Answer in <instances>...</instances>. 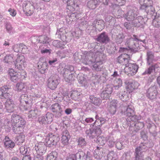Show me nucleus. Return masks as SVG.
Masks as SVG:
<instances>
[{
  "label": "nucleus",
  "instance_id": "f257e3e1",
  "mask_svg": "<svg viewBox=\"0 0 160 160\" xmlns=\"http://www.w3.org/2000/svg\"><path fill=\"white\" fill-rule=\"evenodd\" d=\"M15 59L14 58V55L12 54L6 55L3 60L4 62L12 64L14 63V65L16 68L19 70H23L26 65V60L24 57L22 55L18 57L16 60L15 62H14Z\"/></svg>",
  "mask_w": 160,
  "mask_h": 160
},
{
  "label": "nucleus",
  "instance_id": "f03ea898",
  "mask_svg": "<svg viewBox=\"0 0 160 160\" xmlns=\"http://www.w3.org/2000/svg\"><path fill=\"white\" fill-rule=\"evenodd\" d=\"M11 120L13 132L16 134H22L26 123L25 121L20 116L16 114L12 115Z\"/></svg>",
  "mask_w": 160,
  "mask_h": 160
},
{
  "label": "nucleus",
  "instance_id": "7ed1b4c3",
  "mask_svg": "<svg viewBox=\"0 0 160 160\" xmlns=\"http://www.w3.org/2000/svg\"><path fill=\"white\" fill-rule=\"evenodd\" d=\"M133 38L127 39L126 42V45L128 46V48L132 51L135 52H137L139 49V45L138 43L139 41L143 43H145V39H142V38H140L141 36H139L135 35H133Z\"/></svg>",
  "mask_w": 160,
  "mask_h": 160
},
{
  "label": "nucleus",
  "instance_id": "20e7f679",
  "mask_svg": "<svg viewBox=\"0 0 160 160\" xmlns=\"http://www.w3.org/2000/svg\"><path fill=\"white\" fill-rule=\"evenodd\" d=\"M153 145V143L150 141H144L143 142H141L139 146L136 148L134 154H136L137 153L139 155H144L143 152H145L149 148L152 147Z\"/></svg>",
  "mask_w": 160,
  "mask_h": 160
},
{
  "label": "nucleus",
  "instance_id": "39448f33",
  "mask_svg": "<svg viewBox=\"0 0 160 160\" xmlns=\"http://www.w3.org/2000/svg\"><path fill=\"white\" fill-rule=\"evenodd\" d=\"M83 54L85 55V58L81 62L85 65L90 64L98 59V57H95L94 53L93 52L85 51Z\"/></svg>",
  "mask_w": 160,
  "mask_h": 160
},
{
  "label": "nucleus",
  "instance_id": "423d86ee",
  "mask_svg": "<svg viewBox=\"0 0 160 160\" xmlns=\"http://www.w3.org/2000/svg\"><path fill=\"white\" fill-rule=\"evenodd\" d=\"M86 134L87 136L92 138H93L98 136L102 132L100 125L97 126L93 128H91L86 131Z\"/></svg>",
  "mask_w": 160,
  "mask_h": 160
},
{
  "label": "nucleus",
  "instance_id": "0eeeda50",
  "mask_svg": "<svg viewBox=\"0 0 160 160\" xmlns=\"http://www.w3.org/2000/svg\"><path fill=\"white\" fill-rule=\"evenodd\" d=\"M60 140V138L58 135H53L52 134H49L48 136L45 138V141L47 144L50 147L51 145H54L57 144Z\"/></svg>",
  "mask_w": 160,
  "mask_h": 160
},
{
  "label": "nucleus",
  "instance_id": "6e6552de",
  "mask_svg": "<svg viewBox=\"0 0 160 160\" xmlns=\"http://www.w3.org/2000/svg\"><path fill=\"white\" fill-rule=\"evenodd\" d=\"M48 81V87L51 89H55L59 83L58 76L56 74L52 75L49 78Z\"/></svg>",
  "mask_w": 160,
  "mask_h": 160
},
{
  "label": "nucleus",
  "instance_id": "1a4fd4ad",
  "mask_svg": "<svg viewBox=\"0 0 160 160\" xmlns=\"http://www.w3.org/2000/svg\"><path fill=\"white\" fill-rule=\"evenodd\" d=\"M118 12H121L122 15L128 21H132L137 18L138 16L137 11L133 10H131L128 11L125 15H123L124 12L121 10H118Z\"/></svg>",
  "mask_w": 160,
  "mask_h": 160
},
{
  "label": "nucleus",
  "instance_id": "9d476101",
  "mask_svg": "<svg viewBox=\"0 0 160 160\" xmlns=\"http://www.w3.org/2000/svg\"><path fill=\"white\" fill-rule=\"evenodd\" d=\"M23 12L27 16L31 15L33 13V7L29 2H25L22 4Z\"/></svg>",
  "mask_w": 160,
  "mask_h": 160
},
{
  "label": "nucleus",
  "instance_id": "9b49d317",
  "mask_svg": "<svg viewBox=\"0 0 160 160\" xmlns=\"http://www.w3.org/2000/svg\"><path fill=\"white\" fill-rule=\"evenodd\" d=\"M157 93L156 86H153L150 87L147 90L146 95L150 99L153 100L156 98Z\"/></svg>",
  "mask_w": 160,
  "mask_h": 160
},
{
  "label": "nucleus",
  "instance_id": "f8f14e48",
  "mask_svg": "<svg viewBox=\"0 0 160 160\" xmlns=\"http://www.w3.org/2000/svg\"><path fill=\"white\" fill-rule=\"evenodd\" d=\"M10 89L9 86H4L0 88V98L2 99L8 98L10 96L8 92Z\"/></svg>",
  "mask_w": 160,
  "mask_h": 160
},
{
  "label": "nucleus",
  "instance_id": "ddd939ff",
  "mask_svg": "<svg viewBox=\"0 0 160 160\" xmlns=\"http://www.w3.org/2000/svg\"><path fill=\"white\" fill-rule=\"evenodd\" d=\"M50 108L53 112L56 113V116L58 117L61 116L62 110L61 106L58 103H56L52 104Z\"/></svg>",
  "mask_w": 160,
  "mask_h": 160
},
{
  "label": "nucleus",
  "instance_id": "4468645a",
  "mask_svg": "<svg viewBox=\"0 0 160 160\" xmlns=\"http://www.w3.org/2000/svg\"><path fill=\"white\" fill-rule=\"evenodd\" d=\"M64 2H67L68 6L67 8L68 10L73 11L78 6V0H63Z\"/></svg>",
  "mask_w": 160,
  "mask_h": 160
},
{
  "label": "nucleus",
  "instance_id": "2eb2a0df",
  "mask_svg": "<svg viewBox=\"0 0 160 160\" xmlns=\"http://www.w3.org/2000/svg\"><path fill=\"white\" fill-rule=\"evenodd\" d=\"M96 40L98 42L102 43H107L110 40L108 36L105 32L98 34Z\"/></svg>",
  "mask_w": 160,
  "mask_h": 160
},
{
  "label": "nucleus",
  "instance_id": "dca6fc26",
  "mask_svg": "<svg viewBox=\"0 0 160 160\" xmlns=\"http://www.w3.org/2000/svg\"><path fill=\"white\" fill-rule=\"evenodd\" d=\"M138 67L135 63H129L126 66L125 69L128 70L129 73L132 75L135 74L138 71Z\"/></svg>",
  "mask_w": 160,
  "mask_h": 160
},
{
  "label": "nucleus",
  "instance_id": "f3484780",
  "mask_svg": "<svg viewBox=\"0 0 160 160\" xmlns=\"http://www.w3.org/2000/svg\"><path fill=\"white\" fill-rule=\"evenodd\" d=\"M8 74L11 80L14 82H17L21 78L20 73L15 72L12 69H9Z\"/></svg>",
  "mask_w": 160,
  "mask_h": 160
},
{
  "label": "nucleus",
  "instance_id": "a211bd4d",
  "mask_svg": "<svg viewBox=\"0 0 160 160\" xmlns=\"http://www.w3.org/2000/svg\"><path fill=\"white\" fill-rule=\"evenodd\" d=\"M130 59V57L128 54H124L120 55L118 58V62L125 66L128 64Z\"/></svg>",
  "mask_w": 160,
  "mask_h": 160
},
{
  "label": "nucleus",
  "instance_id": "6ab92c4d",
  "mask_svg": "<svg viewBox=\"0 0 160 160\" xmlns=\"http://www.w3.org/2000/svg\"><path fill=\"white\" fill-rule=\"evenodd\" d=\"M100 44L97 42H94L90 44V47L91 46L92 48H93L94 53H99L100 56H104L103 53L102 52V48Z\"/></svg>",
  "mask_w": 160,
  "mask_h": 160
},
{
  "label": "nucleus",
  "instance_id": "aec40b11",
  "mask_svg": "<svg viewBox=\"0 0 160 160\" xmlns=\"http://www.w3.org/2000/svg\"><path fill=\"white\" fill-rule=\"evenodd\" d=\"M103 59L100 58L99 60L98 59L96 60L95 61L93 62L94 64L92 65V69L97 71H101L103 67L102 64Z\"/></svg>",
  "mask_w": 160,
  "mask_h": 160
},
{
  "label": "nucleus",
  "instance_id": "412c9836",
  "mask_svg": "<svg viewBox=\"0 0 160 160\" xmlns=\"http://www.w3.org/2000/svg\"><path fill=\"white\" fill-rule=\"evenodd\" d=\"M144 19L141 16L137 17L131 22V24L134 27H139L142 26L145 23Z\"/></svg>",
  "mask_w": 160,
  "mask_h": 160
},
{
  "label": "nucleus",
  "instance_id": "4be33fe9",
  "mask_svg": "<svg viewBox=\"0 0 160 160\" xmlns=\"http://www.w3.org/2000/svg\"><path fill=\"white\" fill-rule=\"evenodd\" d=\"M64 73H63V76L64 77H66L67 78L68 76V74H69L71 76H75L74 74V67L71 65H69L66 67L64 70Z\"/></svg>",
  "mask_w": 160,
  "mask_h": 160
},
{
  "label": "nucleus",
  "instance_id": "5701e85b",
  "mask_svg": "<svg viewBox=\"0 0 160 160\" xmlns=\"http://www.w3.org/2000/svg\"><path fill=\"white\" fill-rule=\"evenodd\" d=\"M5 106L7 112L10 113L14 111L15 105L11 99H8L5 103Z\"/></svg>",
  "mask_w": 160,
  "mask_h": 160
},
{
  "label": "nucleus",
  "instance_id": "b1692460",
  "mask_svg": "<svg viewBox=\"0 0 160 160\" xmlns=\"http://www.w3.org/2000/svg\"><path fill=\"white\" fill-rule=\"evenodd\" d=\"M140 9L142 10H144L148 15L151 16H153L155 14V9L152 5H142L140 7Z\"/></svg>",
  "mask_w": 160,
  "mask_h": 160
},
{
  "label": "nucleus",
  "instance_id": "393cba45",
  "mask_svg": "<svg viewBox=\"0 0 160 160\" xmlns=\"http://www.w3.org/2000/svg\"><path fill=\"white\" fill-rule=\"evenodd\" d=\"M112 38L117 44H121L124 41L125 36L123 33L121 32L117 35L113 34Z\"/></svg>",
  "mask_w": 160,
  "mask_h": 160
},
{
  "label": "nucleus",
  "instance_id": "a878e982",
  "mask_svg": "<svg viewBox=\"0 0 160 160\" xmlns=\"http://www.w3.org/2000/svg\"><path fill=\"white\" fill-rule=\"evenodd\" d=\"M75 10V9L72 11H74ZM69 11L70 10H69ZM72 11H67L68 12H70L69 14L66 16L67 21H68L69 20L68 22L75 21L76 19L79 18L80 16V15L79 14L76 12L72 13Z\"/></svg>",
  "mask_w": 160,
  "mask_h": 160
},
{
  "label": "nucleus",
  "instance_id": "bb28decb",
  "mask_svg": "<svg viewBox=\"0 0 160 160\" xmlns=\"http://www.w3.org/2000/svg\"><path fill=\"white\" fill-rule=\"evenodd\" d=\"M118 105V101L113 100L111 101L108 105V110L111 114H114L117 110Z\"/></svg>",
  "mask_w": 160,
  "mask_h": 160
},
{
  "label": "nucleus",
  "instance_id": "cd10ccee",
  "mask_svg": "<svg viewBox=\"0 0 160 160\" xmlns=\"http://www.w3.org/2000/svg\"><path fill=\"white\" fill-rule=\"evenodd\" d=\"M124 114L129 117L135 115L134 108L133 106L131 105H128L126 106L125 110L124 112Z\"/></svg>",
  "mask_w": 160,
  "mask_h": 160
},
{
  "label": "nucleus",
  "instance_id": "c85d7f7f",
  "mask_svg": "<svg viewBox=\"0 0 160 160\" xmlns=\"http://www.w3.org/2000/svg\"><path fill=\"white\" fill-rule=\"evenodd\" d=\"M101 2L100 0H91L88 2L87 6L89 8L93 9H95Z\"/></svg>",
  "mask_w": 160,
  "mask_h": 160
},
{
  "label": "nucleus",
  "instance_id": "c756f323",
  "mask_svg": "<svg viewBox=\"0 0 160 160\" xmlns=\"http://www.w3.org/2000/svg\"><path fill=\"white\" fill-rule=\"evenodd\" d=\"M16 87L18 91L22 92V93H26L27 92L28 87L24 83H18Z\"/></svg>",
  "mask_w": 160,
  "mask_h": 160
},
{
  "label": "nucleus",
  "instance_id": "7c9ffc66",
  "mask_svg": "<svg viewBox=\"0 0 160 160\" xmlns=\"http://www.w3.org/2000/svg\"><path fill=\"white\" fill-rule=\"evenodd\" d=\"M39 144H36L35 146V150H33L34 160H40V150Z\"/></svg>",
  "mask_w": 160,
  "mask_h": 160
},
{
  "label": "nucleus",
  "instance_id": "2f4dec72",
  "mask_svg": "<svg viewBox=\"0 0 160 160\" xmlns=\"http://www.w3.org/2000/svg\"><path fill=\"white\" fill-rule=\"evenodd\" d=\"M24 102L25 103L23 105H22L21 106V109L26 111L29 110L31 108L32 105L31 101L28 100Z\"/></svg>",
  "mask_w": 160,
  "mask_h": 160
},
{
  "label": "nucleus",
  "instance_id": "473e14b6",
  "mask_svg": "<svg viewBox=\"0 0 160 160\" xmlns=\"http://www.w3.org/2000/svg\"><path fill=\"white\" fill-rule=\"evenodd\" d=\"M89 98L91 102L96 105L99 106L101 103V99L99 98L94 97V96H90Z\"/></svg>",
  "mask_w": 160,
  "mask_h": 160
},
{
  "label": "nucleus",
  "instance_id": "72a5a7b5",
  "mask_svg": "<svg viewBox=\"0 0 160 160\" xmlns=\"http://www.w3.org/2000/svg\"><path fill=\"white\" fill-rule=\"evenodd\" d=\"M25 139V136L22 134H21L15 138V141L17 144L20 145L23 142Z\"/></svg>",
  "mask_w": 160,
  "mask_h": 160
},
{
  "label": "nucleus",
  "instance_id": "f704fd0d",
  "mask_svg": "<svg viewBox=\"0 0 160 160\" xmlns=\"http://www.w3.org/2000/svg\"><path fill=\"white\" fill-rule=\"evenodd\" d=\"M38 111L37 109H34L33 110H30L28 114V117L29 119L30 120L35 118L37 115Z\"/></svg>",
  "mask_w": 160,
  "mask_h": 160
},
{
  "label": "nucleus",
  "instance_id": "c9c22d12",
  "mask_svg": "<svg viewBox=\"0 0 160 160\" xmlns=\"http://www.w3.org/2000/svg\"><path fill=\"white\" fill-rule=\"evenodd\" d=\"M75 155L76 156V160L77 158L79 160H85V153L83 151H79L75 154Z\"/></svg>",
  "mask_w": 160,
  "mask_h": 160
},
{
  "label": "nucleus",
  "instance_id": "e433bc0d",
  "mask_svg": "<svg viewBox=\"0 0 160 160\" xmlns=\"http://www.w3.org/2000/svg\"><path fill=\"white\" fill-rule=\"evenodd\" d=\"M147 63L149 65L154 58V53L152 52L148 51L147 53Z\"/></svg>",
  "mask_w": 160,
  "mask_h": 160
},
{
  "label": "nucleus",
  "instance_id": "4c0bfd02",
  "mask_svg": "<svg viewBox=\"0 0 160 160\" xmlns=\"http://www.w3.org/2000/svg\"><path fill=\"white\" fill-rule=\"evenodd\" d=\"M118 96L123 102L126 101L127 98V95L125 92H122L118 93Z\"/></svg>",
  "mask_w": 160,
  "mask_h": 160
},
{
  "label": "nucleus",
  "instance_id": "58836bf2",
  "mask_svg": "<svg viewBox=\"0 0 160 160\" xmlns=\"http://www.w3.org/2000/svg\"><path fill=\"white\" fill-rule=\"evenodd\" d=\"M106 141L104 137H98L97 143L101 146H103L105 144Z\"/></svg>",
  "mask_w": 160,
  "mask_h": 160
},
{
  "label": "nucleus",
  "instance_id": "ea45409f",
  "mask_svg": "<svg viewBox=\"0 0 160 160\" xmlns=\"http://www.w3.org/2000/svg\"><path fill=\"white\" fill-rule=\"evenodd\" d=\"M138 117L136 115H132L131 116H129L127 119V121H129V122H134L135 123L138 121Z\"/></svg>",
  "mask_w": 160,
  "mask_h": 160
},
{
  "label": "nucleus",
  "instance_id": "a19ab883",
  "mask_svg": "<svg viewBox=\"0 0 160 160\" xmlns=\"http://www.w3.org/2000/svg\"><path fill=\"white\" fill-rule=\"evenodd\" d=\"M139 2L141 6L147 5L148 6L152 5V0H139Z\"/></svg>",
  "mask_w": 160,
  "mask_h": 160
},
{
  "label": "nucleus",
  "instance_id": "79ce46f5",
  "mask_svg": "<svg viewBox=\"0 0 160 160\" xmlns=\"http://www.w3.org/2000/svg\"><path fill=\"white\" fill-rule=\"evenodd\" d=\"M29 150L30 149L25 146H21L20 148V152L23 155L28 154Z\"/></svg>",
  "mask_w": 160,
  "mask_h": 160
},
{
  "label": "nucleus",
  "instance_id": "37998d69",
  "mask_svg": "<svg viewBox=\"0 0 160 160\" xmlns=\"http://www.w3.org/2000/svg\"><path fill=\"white\" fill-rule=\"evenodd\" d=\"M4 146L6 148H13L15 146L14 142L12 140L4 143Z\"/></svg>",
  "mask_w": 160,
  "mask_h": 160
},
{
  "label": "nucleus",
  "instance_id": "c03bdc74",
  "mask_svg": "<svg viewBox=\"0 0 160 160\" xmlns=\"http://www.w3.org/2000/svg\"><path fill=\"white\" fill-rule=\"evenodd\" d=\"M80 95V93L77 91H75L72 92L71 97L72 99L76 100L78 98V96Z\"/></svg>",
  "mask_w": 160,
  "mask_h": 160
},
{
  "label": "nucleus",
  "instance_id": "a18cd8bd",
  "mask_svg": "<svg viewBox=\"0 0 160 160\" xmlns=\"http://www.w3.org/2000/svg\"><path fill=\"white\" fill-rule=\"evenodd\" d=\"M52 45L56 48H63V45L62 42L58 40H54L52 42Z\"/></svg>",
  "mask_w": 160,
  "mask_h": 160
},
{
  "label": "nucleus",
  "instance_id": "49530a36",
  "mask_svg": "<svg viewBox=\"0 0 160 160\" xmlns=\"http://www.w3.org/2000/svg\"><path fill=\"white\" fill-rule=\"evenodd\" d=\"M152 24L156 28L159 27H160V17L155 18L153 20Z\"/></svg>",
  "mask_w": 160,
  "mask_h": 160
},
{
  "label": "nucleus",
  "instance_id": "de8ad7c7",
  "mask_svg": "<svg viewBox=\"0 0 160 160\" xmlns=\"http://www.w3.org/2000/svg\"><path fill=\"white\" fill-rule=\"evenodd\" d=\"M78 145L82 147L85 146L87 144L85 139L82 137L79 138L78 141Z\"/></svg>",
  "mask_w": 160,
  "mask_h": 160
},
{
  "label": "nucleus",
  "instance_id": "09e8293b",
  "mask_svg": "<svg viewBox=\"0 0 160 160\" xmlns=\"http://www.w3.org/2000/svg\"><path fill=\"white\" fill-rule=\"evenodd\" d=\"M134 126L136 128V130L138 131L139 130L144 127V124L143 123L141 122H139L138 121L134 124Z\"/></svg>",
  "mask_w": 160,
  "mask_h": 160
},
{
  "label": "nucleus",
  "instance_id": "8fccbe9b",
  "mask_svg": "<svg viewBox=\"0 0 160 160\" xmlns=\"http://www.w3.org/2000/svg\"><path fill=\"white\" fill-rule=\"evenodd\" d=\"M5 26L7 31L10 33H11L12 29L10 23L8 22H6L5 23Z\"/></svg>",
  "mask_w": 160,
  "mask_h": 160
},
{
  "label": "nucleus",
  "instance_id": "3c124183",
  "mask_svg": "<svg viewBox=\"0 0 160 160\" xmlns=\"http://www.w3.org/2000/svg\"><path fill=\"white\" fill-rule=\"evenodd\" d=\"M28 97L26 93H22L20 98V102L21 103H24V102L28 101Z\"/></svg>",
  "mask_w": 160,
  "mask_h": 160
},
{
  "label": "nucleus",
  "instance_id": "603ef678",
  "mask_svg": "<svg viewBox=\"0 0 160 160\" xmlns=\"http://www.w3.org/2000/svg\"><path fill=\"white\" fill-rule=\"evenodd\" d=\"M124 142L122 141H117L116 143V147L118 149H121L123 147Z\"/></svg>",
  "mask_w": 160,
  "mask_h": 160
},
{
  "label": "nucleus",
  "instance_id": "864d4df0",
  "mask_svg": "<svg viewBox=\"0 0 160 160\" xmlns=\"http://www.w3.org/2000/svg\"><path fill=\"white\" fill-rule=\"evenodd\" d=\"M46 119L45 121V123L47 124L50 123L52 121V115L50 113H47V114L45 115Z\"/></svg>",
  "mask_w": 160,
  "mask_h": 160
},
{
  "label": "nucleus",
  "instance_id": "5fc2aeb1",
  "mask_svg": "<svg viewBox=\"0 0 160 160\" xmlns=\"http://www.w3.org/2000/svg\"><path fill=\"white\" fill-rule=\"evenodd\" d=\"M20 48H21V53L23 54L28 53V49L26 45L22 44H20Z\"/></svg>",
  "mask_w": 160,
  "mask_h": 160
},
{
  "label": "nucleus",
  "instance_id": "6e6d98bb",
  "mask_svg": "<svg viewBox=\"0 0 160 160\" xmlns=\"http://www.w3.org/2000/svg\"><path fill=\"white\" fill-rule=\"evenodd\" d=\"M56 155V152H53L48 156L47 158V160H55L56 157L55 155Z\"/></svg>",
  "mask_w": 160,
  "mask_h": 160
},
{
  "label": "nucleus",
  "instance_id": "4d7b16f0",
  "mask_svg": "<svg viewBox=\"0 0 160 160\" xmlns=\"http://www.w3.org/2000/svg\"><path fill=\"white\" fill-rule=\"evenodd\" d=\"M20 44L19 45L16 44L13 46L12 49L16 52H21Z\"/></svg>",
  "mask_w": 160,
  "mask_h": 160
},
{
  "label": "nucleus",
  "instance_id": "13d9d810",
  "mask_svg": "<svg viewBox=\"0 0 160 160\" xmlns=\"http://www.w3.org/2000/svg\"><path fill=\"white\" fill-rule=\"evenodd\" d=\"M41 36L42 37V42H41V43H42L46 44H48V40H49V38L46 35Z\"/></svg>",
  "mask_w": 160,
  "mask_h": 160
},
{
  "label": "nucleus",
  "instance_id": "bf43d9fd",
  "mask_svg": "<svg viewBox=\"0 0 160 160\" xmlns=\"http://www.w3.org/2000/svg\"><path fill=\"white\" fill-rule=\"evenodd\" d=\"M70 138H66V137H62V143L64 145H67L68 144L69 142L68 141Z\"/></svg>",
  "mask_w": 160,
  "mask_h": 160
},
{
  "label": "nucleus",
  "instance_id": "052dcab7",
  "mask_svg": "<svg viewBox=\"0 0 160 160\" xmlns=\"http://www.w3.org/2000/svg\"><path fill=\"white\" fill-rule=\"evenodd\" d=\"M110 94L103 91L101 94V98L103 99H107L110 97Z\"/></svg>",
  "mask_w": 160,
  "mask_h": 160
},
{
  "label": "nucleus",
  "instance_id": "680f3d73",
  "mask_svg": "<svg viewBox=\"0 0 160 160\" xmlns=\"http://www.w3.org/2000/svg\"><path fill=\"white\" fill-rule=\"evenodd\" d=\"M67 78L64 77L65 81L68 82H70L74 80L75 76H73L69 74H68Z\"/></svg>",
  "mask_w": 160,
  "mask_h": 160
},
{
  "label": "nucleus",
  "instance_id": "e2e57ef3",
  "mask_svg": "<svg viewBox=\"0 0 160 160\" xmlns=\"http://www.w3.org/2000/svg\"><path fill=\"white\" fill-rule=\"evenodd\" d=\"M112 87L110 85H108L107 86V87L103 91H105V92H107V93L110 95L112 92Z\"/></svg>",
  "mask_w": 160,
  "mask_h": 160
},
{
  "label": "nucleus",
  "instance_id": "0e129e2a",
  "mask_svg": "<svg viewBox=\"0 0 160 160\" xmlns=\"http://www.w3.org/2000/svg\"><path fill=\"white\" fill-rule=\"evenodd\" d=\"M115 20V19L114 18L110 15H107L105 18L106 21L108 22H111L112 21H113L114 22Z\"/></svg>",
  "mask_w": 160,
  "mask_h": 160
},
{
  "label": "nucleus",
  "instance_id": "69168bd1",
  "mask_svg": "<svg viewBox=\"0 0 160 160\" xmlns=\"http://www.w3.org/2000/svg\"><path fill=\"white\" fill-rule=\"evenodd\" d=\"M48 64L46 62H44L41 67V71H43L45 72V70L48 68Z\"/></svg>",
  "mask_w": 160,
  "mask_h": 160
},
{
  "label": "nucleus",
  "instance_id": "338daca9",
  "mask_svg": "<svg viewBox=\"0 0 160 160\" xmlns=\"http://www.w3.org/2000/svg\"><path fill=\"white\" fill-rule=\"evenodd\" d=\"M8 11L10 12V15L13 17L15 16L17 13L16 10L14 9L10 8L8 9Z\"/></svg>",
  "mask_w": 160,
  "mask_h": 160
},
{
  "label": "nucleus",
  "instance_id": "774afa93",
  "mask_svg": "<svg viewBox=\"0 0 160 160\" xmlns=\"http://www.w3.org/2000/svg\"><path fill=\"white\" fill-rule=\"evenodd\" d=\"M135 159L134 160H144L143 159L144 155H139L137 154V153L134 154Z\"/></svg>",
  "mask_w": 160,
  "mask_h": 160
}]
</instances>
